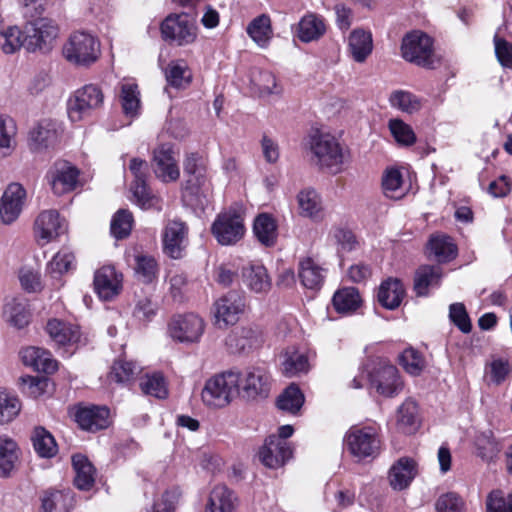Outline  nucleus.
<instances>
[{"label":"nucleus","mask_w":512,"mask_h":512,"mask_svg":"<svg viewBox=\"0 0 512 512\" xmlns=\"http://www.w3.org/2000/svg\"><path fill=\"white\" fill-rule=\"evenodd\" d=\"M420 424L417 403L407 399L398 409L397 427L405 434L416 432Z\"/></svg>","instance_id":"79ce46f5"},{"label":"nucleus","mask_w":512,"mask_h":512,"mask_svg":"<svg viewBox=\"0 0 512 512\" xmlns=\"http://www.w3.org/2000/svg\"><path fill=\"white\" fill-rule=\"evenodd\" d=\"M133 216L125 209L118 210L111 221V233L117 239L127 237L132 229Z\"/></svg>","instance_id":"680f3d73"},{"label":"nucleus","mask_w":512,"mask_h":512,"mask_svg":"<svg viewBox=\"0 0 512 512\" xmlns=\"http://www.w3.org/2000/svg\"><path fill=\"white\" fill-rule=\"evenodd\" d=\"M389 129L399 145L411 146L416 142V135L412 127L401 119H391Z\"/></svg>","instance_id":"052dcab7"},{"label":"nucleus","mask_w":512,"mask_h":512,"mask_svg":"<svg viewBox=\"0 0 512 512\" xmlns=\"http://www.w3.org/2000/svg\"><path fill=\"white\" fill-rule=\"evenodd\" d=\"M326 32L324 19L316 14L309 13L298 23V38L305 43L318 40Z\"/></svg>","instance_id":"e433bc0d"},{"label":"nucleus","mask_w":512,"mask_h":512,"mask_svg":"<svg viewBox=\"0 0 512 512\" xmlns=\"http://www.w3.org/2000/svg\"><path fill=\"white\" fill-rule=\"evenodd\" d=\"M370 382L377 392L387 397L398 394L402 388L398 371L393 365L381 367L375 375L370 376Z\"/></svg>","instance_id":"a878e982"},{"label":"nucleus","mask_w":512,"mask_h":512,"mask_svg":"<svg viewBox=\"0 0 512 512\" xmlns=\"http://www.w3.org/2000/svg\"><path fill=\"white\" fill-rule=\"evenodd\" d=\"M299 278L308 289H319L325 279L324 269L312 258L307 257L299 263Z\"/></svg>","instance_id":"4c0bfd02"},{"label":"nucleus","mask_w":512,"mask_h":512,"mask_svg":"<svg viewBox=\"0 0 512 512\" xmlns=\"http://www.w3.org/2000/svg\"><path fill=\"white\" fill-rule=\"evenodd\" d=\"M292 456V448L287 441L270 435L260 448L259 459L268 468L283 466Z\"/></svg>","instance_id":"a211bd4d"},{"label":"nucleus","mask_w":512,"mask_h":512,"mask_svg":"<svg viewBox=\"0 0 512 512\" xmlns=\"http://www.w3.org/2000/svg\"><path fill=\"white\" fill-rule=\"evenodd\" d=\"M405 296V289L398 279L389 278L383 281L378 289V302L386 309L398 308Z\"/></svg>","instance_id":"473e14b6"},{"label":"nucleus","mask_w":512,"mask_h":512,"mask_svg":"<svg viewBox=\"0 0 512 512\" xmlns=\"http://www.w3.org/2000/svg\"><path fill=\"white\" fill-rule=\"evenodd\" d=\"M400 364L411 375H419L425 367L423 356L413 348H407L400 355Z\"/></svg>","instance_id":"0e129e2a"},{"label":"nucleus","mask_w":512,"mask_h":512,"mask_svg":"<svg viewBox=\"0 0 512 512\" xmlns=\"http://www.w3.org/2000/svg\"><path fill=\"white\" fill-rule=\"evenodd\" d=\"M104 102L101 88L95 84H88L76 90L67 103L68 117L72 122H79L89 118Z\"/></svg>","instance_id":"39448f33"},{"label":"nucleus","mask_w":512,"mask_h":512,"mask_svg":"<svg viewBox=\"0 0 512 512\" xmlns=\"http://www.w3.org/2000/svg\"><path fill=\"white\" fill-rule=\"evenodd\" d=\"M26 201V190L19 183H11L0 199V218L4 224L13 223L21 214Z\"/></svg>","instance_id":"f3484780"},{"label":"nucleus","mask_w":512,"mask_h":512,"mask_svg":"<svg viewBox=\"0 0 512 512\" xmlns=\"http://www.w3.org/2000/svg\"><path fill=\"white\" fill-rule=\"evenodd\" d=\"M373 51V38L370 31L357 28L348 36V52L357 63H364Z\"/></svg>","instance_id":"c85d7f7f"},{"label":"nucleus","mask_w":512,"mask_h":512,"mask_svg":"<svg viewBox=\"0 0 512 512\" xmlns=\"http://www.w3.org/2000/svg\"><path fill=\"white\" fill-rule=\"evenodd\" d=\"M502 444L491 431H485L476 438L477 456L485 462L495 461L502 451Z\"/></svg>","instance_id":"a18cd8bd"},{"label":"nucleus","mask_w":512,"mask_h":512,"mask_svg":"<svg viewBox=\"0 0 512 512\" xmlns=\"http://www.w3.org/2000/svg\"><path fill=\"white\" fill-rule=\"evenodd\" d=\"M137 369L133 362L118 360L113 364L109 378L117 383H127L133 379Z\"/></svg>","instance_id":"338daca9"},{"label":"nucleus","mask_w":512,"mask_h":512,"mask_svg":"<svg viewBox=\"0 0 512 512\" xmlns=\"http://www.w3.org/2000/svg\"><path fill=\"white\" fill-rule=\"evenodd\" d=\"M94 289L100 299L109 301L122 289V274L112 265H104L94 274Z\"/></svg>","instance_id":"6ab92c4d"},{"label":"nucleus","mask_w":512,"mask_h":512,"mask_svg":"<svg viewBox=\"0 0 512 512\" xmlns=\"http://www.w3.org/2000/svg\"><path fill=\"white\" fill-rule=\"evenodd\" d=\"M17 126L13 119L0 116V156H10L17 146Z\"/></svg>","instance_id":"de8ad7c7"},{"label":"nucleus","mask_w":512,"mask_h":512,"mask_svg":"<svg viewBox=\"0 0 512 512\" xmlns=\"http://www.w3.org/2000/svg\"><path fill=\"white\" fill-rule=\"evenodd\" d=\"M348 451L358 459L374 458L379 454L381 441L373 426H352L345 435Z\"/></svg>","instance_id":"1a4fd4ad"},{"label":"nucleus","mask_w":512,"mask_h":512,"mask_svg":"<svg viewBox=\"0 0 512 512\" xmlns=\"http://www.w3.org/2000/svg\"><path fill=\"white\" fill-rule=\"evenodd\" d=\"M62 132L61 124L52 119H43L30 131V146L34 150L48 148L57 143Z\"/></svg>","instance_id":"5701e85b"},{"label":"nucleus","mask_w":512,"mask_h":512,"mask_svg":"<svg viewBox=\"0 0 512 512\" xmlns=\"http://www.w3.org/2000/svg\"><path fill=\"white\" fill-rule=\"evenodd\" d=\"M245 231L244 219L235 210L220 213L211 226L212 235L222 246L235 245L243 238Z\"/></svg>","instance_id":"9d476101"},{"label":"nucleus","mask_w":512,"mask_h":512,"mask_svg":"<svg viewBox=\"0 0 512 512\" xmlns=\"http://www.w3.org/2000/svg\"><path fill=\"white\" fill-rule=\"evenodd\" d=\"M238 376L239 395L245 399L265 397L269 392L270 377L261 367H249L243 371H236Z\"/></svg>","instance_id":"f8f14e48"},{"label":"nucleus","mask_w":512,"mask_h":512,"mask_svg":"<svg viewBox=\"0 0 512 512\" xmlns=\"http://www.w3.org/2000/svg\"><path fill=\"white\" fill-rule=\"evenodd\" d=\"M243 283L255 293L267 292L271 280L266 268L261 264H249L242 269Z\"/></svg>","instance_id":"f704fd0d"},{"label":"nucleus","mask_w":512,"mask_h":512,"mask_svg":"<svg viewBox=\"0 0 512 512\" xmlns=\"http://www.w3.org/2000/svg\"><path fill=\"white\" fill-rule=\"evenodd\" d=\"M183 170L187 177L183 195L185 200L192 206L204 208L210 195L205 159L198 153H188L183 162Z\"/></svg>","instance_id":"f03ea898"},{"label":"nucleus","mask_w":512,"mask_h":512,"mask_svg":"<svg viewBox=\"0 0 512 512\" xmlns=\"http://www.w3.org/2000/svg\"><path fill=\"white\" fill-rule=\"evenodd\" d=\"M403 178L400 170L388 168L382 176V189L386 197L391 199H400L405 192L402 187Z\"/></svg>","instance_id":"6e6d98bb"},{"label":"nucleus","mask_w":512,"mask_h":512,"mask_svg":"<svg viewBox=\"0 0 512 512\" xmlns=\"http://www.w3.org/2000/svg\"><path fill=\"white\" fill-rule=\"evenodd\" d=\"M141 391L149 396L158 399H165L168 396V385L165 377L160 372L146 374L140 380Z\"/></svg>","instance_id":"603ef678"},{"label":"nucleus","mask_w":512,"mask_h":512,"mask_svg":"<svg viewBox=\"0 0 512 512\" xmlns=\"http://www.w3.org/2000/svg\"><path fill=\"white\" fill-rule=\"evenodd\" d=\"M2 317L6 324L15 329H23L30 323L31 310L28 300L23 296L5 299Z\"/></svg>","instance_id":"412c9836"},{"label":"nucleus","mask_w":512,"mask_h":512,"mask_svg":"<svg viewBox=\"0 0 512 512\" xmlns=\"http://www.w3.org/2000/svg\"><path fill=\"white\" fill-rule=\"evenodd\" d=\"M297 204L300 216L313 221H319L323 218V203L316 190L312 188L301 190L297 195Z\"/></svg>","instance_id":"7c9ffc66"},{"label":"nucleus","mask_w":512,"mask_h":512,"mask_svg":"<svg viewBox=\"0 0 512 512\" xmlns=\"http://www.w3.org/2000/svg\"><path fill=\"white\" fill-rule=\"evenodd\" d=\"M251 82L261 96L280 95L282 87L270 71L256 69L252 72Z\"/></svg>","instance_id":"09e8293b"},{"label":"nucleus","mask_w":512,"mask_h":512,"mask_svg":"<svg viewBox=\"0 0 512 512\" xmlns=\"http://www.w3.org/2000/svg\"><path fill=\"white\" fill-rule=\"evenodd\" d=\"M247 33L260 47H265L272 35L269 16L262 14L256 17L247 27Z\"/></svg>","instance_id":"5fc2aeb1"},{"label":"nucleus","mask_w":512,"mask_h":512,"mask_svg":"<svg viewBox=\"0 0 512 512\" xmlns=\"http://www.w3.org/2000/svg\"><path fill=\"white\" fill-rule=\"evenodd\" d=\"M428 250L438 262H448L457 255V247L451 237L434 235L428 242Z\"/></svg>","instance_id":"37998d69"},{"label":"nucleus","mask_w":512,"mask_h":512,"mask_svg":"<svg viewBox=\"0 0 512 512\" xmlns=\"http://www.w3.org/2000/svg\"><path fill=\"white\" fill-rule=\"evenodd\" d=\"M390 105L407 114H414L422 108V99L406 90H395L389 96Z\"/></svg>","instance_id":"8fccbe9b"},{"label":"nucleus","mask_w":512,"mask_h":512,"mask_svg":"<svg viewBox=\"0 0 512 512\" xmlns=\"http://www.w3.org/2000/svg\"><path fill=\"white\" fill-rule=\"evenodd\" d=\"M58 36V27L49 18L30 20L24 26V48L28 52L50 51Z\"/></svg>","instance_id":"6e6552de"},{"label":"nucleus","mask_w":512,"mask_h":512,"mask_svg":"<svg viewBox=\"0 0 512 512\" xmlns=\"http://www.w3.org/2000/svg\"><path fill=\"white\" fill-rule=\"evenodd\" d=\"M238 376L230 370L208 379L202 389L203 403L210 408H223L239 395Z\"/></svg>","instance_id":"7ed1b4c3"},{"label":"nucleus","mask_w":512,"mask_h":512,"mask_svg":"<svg viewBox=\"0 0 512 512\" xmlns=\"http://www.w3.org/2000/svg\"><path fill=\"white\" fill-rule=\"evenodd\" d=\"M131 190L134 201L140 208L146 210L153 207H158L159 198L151 193L146 185V181L133 182Z\"/></svg>","instance_id":"e2e57ef3"},{"label":"nucleus","mask_w":512,"mask_h":512,"mask_svg":"<svg viewBox=\"0 0 512 512\" xmlns=\"http://www.w3.org/2000/svg\"><path fill=\"white\" fill-rule=\"evenodd\" d=\"M24 47V30L18 27H9L0 34V48L6 54H12Z\"/></svg>","instance_id":"bf43d9fd"},{"label":"nucleus","mask_w":512,"mask_h":512,"mask_svg":"<svg viewBox=\"0 0 512 512\" xmlns=\"http://www.w3.org/2000/svg\"><path fill=\"white\" fill-rule=\"evenodd\" d=\"M487 512H512V493L507 496L501 490L492 491L486 500Z\"/></svg>","instance_id":"774afa93"},{"label":"nucleus","mask_w":512,"mask_h":512,"mask_svg":"<svg viewBox=\"0 0 512 512\" xmlns=\"http://www.w3.org/2000/svg\"><path fill=\"white\" fill-rule=\"evenodd\" d=\"M162 38L177 46L192 44L197 38V26L193 17L187 13L168 15L160 26Z\"/></svg>","instance_id":"423d86ee"},{"label":"nucleus","mask_w":512,"mask_h":512,"mask_svg":"<svg viewBox=\"0 0 512 512\" xmlns=\"http://www.w3.org/2000/svg\"><path fill=\"white\" fill-rule=\"evenodd\" d=\"M72 466L75 471V486L80 490L91 489L95 482V469L88 458L81 454L74 455Z\"/></svg>","instance_id":"58836bf2"},{"label":"nucleus","mask_w":512,"mask_h":512,"mask_svg":"<svg viewBox=\"0 0 512 512\" xmlns=\"http://www.w3.org/2000/svg\"><path fill=\"white\" fill-rule=\"evenodd\" d=\"M32 443L35 452L42 458H51L55 456L58 451L54 437L43 427L34 429Z\"/></svg>","instance_id":"3c124183"},{"label":"nucleus","mask_w":512,"mask_h":512,"mask_svg":"<svg viewBox=\"0 0 512 512\" xmlns=\"http://www.w3.org/2000/svg\"><path fill=\"white\" fill-rule=\"evenodd\" d=\"M203 332V320L192 313L175 316L168 324V333L170 337L182 343L197 342Z\"/></svg>","instance_id":"2eb2a0df"},{"label":"nucleus","mask_w":512,"mask_h":512,"mask_svg":"<svg viewBox=\"0 0 512 512\" xmlns=\"http://www.w3.org/2000/svg\"><path fill=\"white\" fill-rule=\"evenodd\" d=\"M79 169L67 161L56 162L47 172L46 178L55 195L75 190L79 184Z\"/></svg>","instance_id":"4468645a"},{"label":"nucleus","mask_w":512,"mask_h":512,"mask_svg":"<svg viewBox=\"0 0 512 512\" xmlns=\"http://www.w3.org/2000/svg\"><path fill=\"white\" fill-rule=\"evenodd\" d=\"M187 233L185 223L177 220L168 222L163 233L164 253L173 259L181 258L187 242Z\"/></svg>","instance_id":"4be33fe9"},{"label":"nucleus","mask_w":512,"mask_h":512,"mask_svg":"<svg viewBox=\"0 0 512 512\" xmlns=\"http://www.w3.org/2000/svg\"><path fill=\"white\" fill-rule=\"evenodd\" d=\"M76 422L83 430L96 432L109 425V409L105 406L80 408L75 415Z\"/></svg>","instance_id":"393cba45"},{"label":"nucleus","mask_w":512,"mask_h":512,"mask_svg":"<svg viewBox=\"0 0 512 512\" xmlns=\"http://www.w3.org/2000/svg\"><path fill=\"white\" fill-rule=\"evenodd\" d=\"M46 332L55 346L68 355L74 352L81 337L78 325L56 318L47 322Z\"/></svg>","instance_id":"ddd939ff"},{"label":"nucleus","mask_w":512,"mask_h":512,"mask_svg":"<svg viewBox=\"0 0 512 512\" xmlns=\"http://www.w3.org/2000/svg\"><path fill=\"white\" fill-rule=\"evenodd\" d=\"M167 82L176 88H182L189 84L191 73L183 60L171 62L165 71Z\"/></svg>","instance_id":"4d7b16f0"},{"label":"nucleus","mask_w":512,"mask_h":512,"mask_svg":"<svg viewBox=\"0 0 512 512\" xmlns=\"http://www.w3.org/2000/svg\"><path fill=\"white\" fill-rule=\"evenodd\" d=\"M20 448L8 435H0V476L10 477L20 462Z\"/></svg>","instance_id":"cd10ccee"},{"label":"nucleus","mask_w":512,"mask_h":512,"mask_svg":"<svg viewBox=\"0 0 512 512\" xmlns=\"http://www.w3.org/2000/svg\"><path fill=\"white\" fill-rule=\"evenodd\" d=\"M20 355L23 363L36 371L50 374L55 372L58 368L57 361L46 349L31 346L24 348L20 352Z\"/></svg>","instance_id":"bb28decb"},{"label":"nucleus","mask_w":512,"mask_h":512,"mask_svg":"<svg viewBox=\"0 0 512 512\" xmlns=\"http://www.w3.org/2000/svg\"><path fill=\"white\" fill-rule=\"evenodd\" d=\"M238 499L226 485H216L209 493L205 512H236Z\"/></svg>","instance_id":"c756f323"},{"label":"nucleus","mask_w":512,"mask_h":512,"mask_svg":"<svg viewBox=\"0 0 512 512\" xmlns=\"http://www.w3.org/2000/svg\"><path fill=\"white\" fill-rule=\"evenodd\" d=\"M449 319L462 333L471 332V320L463 303H453L449 306Z\"/></svg>","instance_id":"69168bd1"},{"label":"nucleus","mask_w":512,"mask_h":512,"mask_svg":"<svg viewBox=\"0 0 512 512\" xmlns=\"http://www.w3.org/2000/svg\"><path fill=\"white\" fill-rule=\"evenodd\" d=\"M65 58L76 65L88 66L100 56V43L91 34L84 31L74 32L64 45Z\"/></svg>","instance_id":"20e7f679"},{"label":"nucleus","mask_w":512,"mask_h":512,"mask_svg":"<svg viewBox=\"0 0 512 512\" xmlns=\"http://www.w3.org/2000/svg\"><path fill=\"white\" fill-rule=\"evenodd\" d=\"M442 271L439 266L423 265L414 277V290L418 296H427L430 289L440 286Z\"/></svg>","instance_id":"72a5a7b5"},{"label":"nucleus","mask_w":512,"mask_h":512,"mask_svg":"<svg viewBox=\"0 0 512 512\" xmlns=\"http://www.w3.org/2000/svg\"><path fill=\"white\" fill-rule=\"evenodd\" d=\"M416 462L413 459L400 458L389 471V482L394 490L407 488L416 476Z\"/></svg>","instance_id":"2f4dec72"},{"label":"nucleus","mask_w":512,"mask_h":512,"mask_svg":"<svg viewBox=\"0 0 512 512\" xmlns=\"http://www.w3.org/2000/svg\"><path fill=\"white\" fill-rule=\"evenodd\" d=\"M263 341V331L259 326L246 325L232 330L225 343L232 353H240L260 347Z\"/></svg>","instance_id":"dca6fc26"},{"label":"nucleus","mask_w":512,"mask_h":512,"mask_svg":"<svg viewBox=\"0 0 512 512\" xmlns=\"http://www.w3.org/2000/svg\"><path fill=\"white\" fill-rule=\"evenodd\" d=\"M246 307L245 296L237 291H229L214 303L215 324L226 328L238 322Z\"/></svg>","instance_id":"9b49d317"},{"label":"nucleus","mask_w":512,"mask_h":512,"mask_svg":"<svg viewBox=\"0 0 512 512\" xmlns=\"http://www.w3.org/2000/svg\"><path fill=\"white\" fill-rule=\"evenodd\" d=\"M332 304L338 313L351 314L356 312L362 305V297L358 289L344 287L334 293Z\"/></svg>","instance_id":"c9c22d12"},{"label":"nucleus","mask_w":512,"mask_h":512,"mask_svg":"<svg viewBox=\"0 0 512 512\" xmlns=\"http://www.w3.org/2000/svg\"><path fill=\"white\" fill-rule=\"evenodd\" d=\"M307 146L313 162L332 174L340 173L348 160V151L334 135L328 132L319 129L311 130L307 137Z\"/></svg>","instance_id":"f257e3e1"},{"label":"nucleus","mask_w":512,"mask_h":512,"mask_svg":"<svg viewBox=\"0 0 512 512\" xmlns=\"http://www.w3.org/2000/svg\"><path fill=\"white\" fill-rule=\"evenodd\" d=\"M305 398L300 388L291 384L278 397L277 407L280 410L296 414L304 404Z\"/></svg>","instance_id":"864d4df0"},{"label":"nucleus","mask_w":512,"mask_h":512,"mask_svg":"<svg viewBox=\"0 0 512 512\" xmlns=\"http://www.w3.org/2000/svg\"><path fill=\"white\" fill-rule=\"evenodd\" d=\"M74 505V495L70 491L49 490L43 494V512H70Z\"/></svg>","instance_id":"ea45409f"},{"label":"nucleus","mask_w":512,"mask_h":512,"mask_svg":"<svg viewBox=\"0 0 512 512\" xmlns=\"http://www.w3.org/2000/svg\"><path fill=\"white\" fill-rule=\"evenodd\" d=\"M66 231V224L56 210L41 212L35 221V233L45 243L50 242Z\"/></svg>","instance_id":"b1692460"},{"label":"nucleus","mask_w":512,"mask_h":512,"mask_svg":"<svg viewBox=\"0 0 512 512\" xmlns=\"http://www.w3.org/2000/svg\"><path fill=\"white\" fill-rule=\"evenodd\" d=\"M22 409L18 396L5 388H0V425L13 422Z\"/></svg>","instance_id":"c03bdc74"},{"label":"nucleus","mask_w":512,"mask_h":512,"mask_svg":"<svg viewBox=\"0 0 512 512\" xmlns=\"http://www.w3.org/2000/svg\"><path fill=\"white\" fill-rule=\"evenodd\" d=\"M282 371L287 377H295L309 371L308 357L298 351L287 354L283 364Z\"/></svg>","instance_id":"13d9d810"},{"label":"nucleus","mask_w":512,"mask_h":512,"mask_svg":"<svg viewBox=\"0 0 512 512\" xmlns=\"http://www.w3.org/2000/svg\"><path fill=\"white\" fill-rule=\"evenodd\" d=\"M154 171L164 182L176 181L180 176L176 153L171 144L165 143L154 150Z\"/></svg>","instance_id":"aec40b11"},{"label":"nucleus","mask_w":512,"mask_h":512,"mask_svg":"<svg viewBox=\"0 0 512 512\" xmlns=\"http://www.w3.org/2000/svg\"><path fill=\"white\" fill-rule=\"evenodd\" d=\"M401 54L406 61L424 68H434L437 62L432 39L420 31H413L403 38Z\"/></svg>","instance_id":"0eeeda50"},{"label":"nucleus","mask_w":512,"mask_h":512,"mask_svg":"<svg viewBox=\"0 0 512 512\" xmlns=\"http://www.w3.org/2000/svg\"><path fill=\"white\" fill-rule=\"evenodd\" d=\"M120 101L126 116H137L140 109V93L137 84L130 80L122 82Z\"/></svg>","instance_id":"49530a36"},{"label":"nucleus","mask_w":512,"mask_h":512,"mask_svg":"<svg viewBox=\"0 0 512 512\" xmlns=\"http://www.w3.org/2000/svg\"><path fill=\"white\" fill-rule=\"evenodd\" d=\"M253 233L262 245L274 246L277 240V224L270 215L260 214L254 221Z\"/></svg>","instance_id":"a19ab883"}]
</instances>
